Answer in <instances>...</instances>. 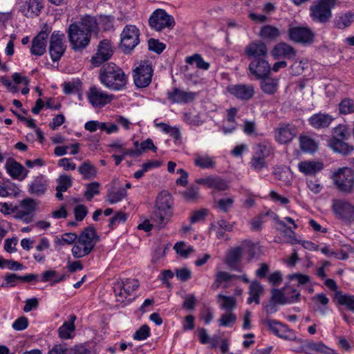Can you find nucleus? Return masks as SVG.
Returning <instances> with one entry per match:
<instances>
[{"label": "nucleus", "instance_id": "3", "mask_svg": "<svg viewBox=\"0 0 354 354\" xmlns=\"http://www.w3.org/2000/svg\"><path fill=\"white\" fill-rule=\"evenodd\" d=\"M173 199L167 191L160 192L156 197L151 220L159 229L164 228L173 215Z\"/></svg>", "mask_w": 354, "mask_h": 354}, {"label": "nucleus", "instance_id": "40", "mask_svg": "<svg viewBox=\"0 0 354 354\" xmlns=\"http://www.w3.org/2000/svg\"><path fill=\"white\" fill-rule=\"evenodd\" d=\"M216 228V236L217 239H221L225 236V232H231L233 230V224L229 223L225 219H220L217 221V225H212V228Z\"/></svg>", "mask_w": 354, "mask_h": 354}, {"label": "nucleus", "instance_id": "23", "mask_svg": "<svg viewBox=\"0 0 354 354\" xmlns=\"http://www.w3.org/2000/svg\"><path fill=\"white\" fill-rule=\"evenodd\" d=\"M5 168L12 178L19 180L25 179L29 173V171L21 164L12 158L6 160Z\"/></svg>", "mask_w": 354, "mask_h": 354}, {"label": "nucleus", "instance_id": "24", "mask_svg": "<svg viewBox=\"0 0 354 354\" xmlns=\"http://www.w3.org/2000/svg\"><path fill=\"white\" fill-rule=\"evenodd\" d=\"M297 133V129L289 124H280L275 130L276 140L281 144H286L290 142Z\"/></svg>", "mask_w": 354, "mask_h": 354}, {"label": "nucleus", "instance_id": "19", "mask_svg": "<svg viewBox=\"0 0 354 354\" xmlns=\"http://www.w3.org/2000/svg\"><path fill=\"white\" fill-rule=\"evenodd\" d=\"M51 28L45 26L43 29L33 38L30 53L33 55L41 56L46 50L47 39Z\"/></svg>", "mask_w": 354, "mask_h": 354}, {"label": "nucleus", "instance_id": "5", "mask_svg": "<svg viewBox=\"0 0 354 354\" xmlns=\"http://www.w3.org/2000/svg\"><path fill=\"white\" fill-rule=\"evenodd\" d=\"M337 188L344 193H351L354 189V170L349 167L339 168L333 174Z\"/></svg>", "mask_w": 354, "mask_h": 354}, {"label": "nucleus", "instance_id": "55", "mask_svg": "<svg viewBox=\"0 0 354 354\" xmlns=\"http://www.w3.org/2000/svg\"><path fill=\"white\" fill-rule=\"evenodd\" d=\"M77 239V235L73 232H68L62 235V238L56 236L55 243L59 245L64 244L71 245Z\"/></svg>", "mask_w": 354, "mask_h": 354}, {"label": "nucleus", "instance_id": "64", "mask_svg": "<svg viewBox=\"0 0 354 354\" xmlns=\"http://www.w3.org/2000/svg\"><path fill=\"white\" fill-rule=\"evenodd\" d=\"M150 336V328L147 325H142L133 335L136 340H144Z\"/></svg>", "mask_w": 354, "mask_h": 354}, {"label": "nucleus", "instance_id": "46", "mask_svg": "<svg viewBox=\"0 0 354 354\" xmlns=\"http://www.w3.org/2000/svg\"><path fill=\"white\" fill-rule=\"evenodd\" d=\"M78 171L83 176V178L90 179L96 176V169L89 161L84 162L79 167Z\"/></svg>", "mask_w": 354, "mask_h": 354}, {"label": "nucleus", "instance_id": "51", "mask_svg": "<svg viewBox=\"0 0 354 354\" xmlns=\"http://www.w3.org/2000/svg\"><path fill=\"white\" fill-rule=\"evenodd\" d=\"M199 189L197 186L192 185L182 192L183 198L189 202H194L199 198Z\"/></svg>", "mask_w": 354, "mask_h": 354}, {"label": "nucleus", "instance_id": "58", "mask_svg": "<svg viewBox=\"0 0 354 354\" xmlns=\"http://www.w3.org/2000/svg\"><path fill=\"white\" fill-rule=\"evenodd\" d=\"M184 121L190 125L194 126H200L203 122L199 114H193L192 113L184 114Z\"/></svg>", "mask_w": 354, "mask_h": 354}, {"label": "nucleus", "instance_id": "11", "mask_svg": "<svg viewBox=\"0 0 354 354\" xmlns=\"http://www.w3.org/2000/svg\"><path fill=\"white\" fill-rule=\"evenodd\" d=\"M140 31L136 26L127 25L122 33L120 45L125 53H129L139 44Z\"/></svg>", "mask_w": 354, "mask_h": 354}, {"label": "nucleus", "instance_id": "30", "mask_svg": "<svg viewBox=\"0 0 354 354\" xmlns=\"http://www.w3.org/2000/svg\"><path fill=\"white\" fill-rule=\"evenodd\" d=\"M298 168L305 175L314 176L323 169L324 164L320 161L305 160L299 163Z\"/></svg>", "mask_w": 354, "mask_h": 354}, {"label": "nucleus", "instance_id": "31", "mask_svg": "<svg viewBox=\"0 0 354 354\" xmlns=\"http://www.w3.org/2000/svg\"><path fill=\"white\" fill-rule=\"evenodd\" d=\"M295 55L296 51L294 48L285 42L277 44L272 50V55L276 59L279 57L290 59Z\"/></svg>", "mask_w": 354, "mask_h": 354}, {"label": "nucleus", "instance_id": "1", "mask_svg": "<svg viewBox=\"0 0 354 354\" xmlns=\"http://www.w3.org/2000/svg\"><path fill=\"white\" fill-rule=\"evenodd\" d=\"M97 30V20L90 15H84L80 21L71 24L67 35L71 48L76 52L84 50L90 44L92 32Z\"/></svg>", "mask_w": 354, "mask_h": 354}, {"label": "nucleus", "instance_id": "26", "mask_svg": "<svg viewBox=\"0 0 354 354\" xmlns=\"http://www.w3.org/2000/svg\"><path fill=\"white\" fill-rule=\"evenodd\" d=\"M48 187V180L44 175L39 174L33 177L28 185V193L36 196H41L46 192Z\"/></svg>", "mask_w": 354, "mask_h": 354}, {"label": "nucleus", "instance_id": "33", "mask_svg": "<svg viewBox=\"0 0 354 354\" xmlns=\"http://www.w3.org/2000/svg\"><path fill=\"white\" fill-rule=\"evenodd\" d=\"M43 6L40 0H29L24 6L22 12L26 17L32 18L38 16Z\"/></svg>", "mask_w": 354, "mask_h": 354}, {"label": "nucleus", "instance_id": "38", "mask_svg": "<svg viewBox=\"0 0 354 354\" xmlns=\"http://www.w3.org/2000/svg\"><path fill=\"white\" fill-rule=\"evenodd\" d=\"M353 21L354 13L349 11L338 15L334 20V25L339 29H344L350 26Z\"/></svg>", "mask_w": 354, "mask_h": 354}, {"label": "nucleus", "instance_id": "43", "mask_svg": "<svg viewBox=\"0 0 354 354\" xmlns=\"http://www.w3.org/2000/svg\"><path fill=\"white\" fill-rule=\"evenodd\" d=\"M274 218L279 225L284 228L283 233L285 236L288 238L289 243H290L291 244H295L299 243V240L296 239L295 232L294 231L295 229H293V227H288L283 221L279 219L278 216L277 214H274Z\"/></svg>", "mask_w": 354, "mask_h": 354}, {"label": "nucleus", "instance_id": "36", "mask_svg": "<svg viewBox=\"0 0 354 354\" xmlns=\"http://www.w3.org/2000/svg\"><path fill=\"white\" fill-rule=\"evenodd\" d=\"M263 291V288L261 283L257 280H254L251 282L249 287V294L250 295L248 299V304H250L252 302H255L259 304L260 302L259 297Z\"/></svg>", "mask_w": 354, "mask_h": 354}, {"label": "nucleus", "instance_id": "16", "mask_svg": "<svg viewBox=\"0 0 354 354\" xmlns=\"http://www.w3.org/2000/svg\"><path fill=\"white\" fill-rule=\"evenodd\" d=\"M86 97L94 108H102L110 103L113 99V94H108L95 86L90 87L86 93Z\"/></svg>", "mask_w": 354, "mask_h": 354}, {"label": "nucleus", "instance_id": "17", "mask_svg": "<svg viewBox=\"0 0 354 354\" xmlns=\"http://www.w3.org/2000/svg\"><path fill=\"white\" fill-rule=\"evenodd\" d=\"M297 343L300 344L299 347L294 351L296 352H303L305 354H312L313 352L322 354H333L334 351L326 346L322 342H313L308 340H302L298 339Z\"/></svg>", "mask_w": 354, "mask_h": 354}, {"label": "nucleus", "instance_id": "32", "mask_svg": "<svg viewBox=\"0 0 354 354\" xmlns=\"http://www.w3.org/2000/svg\"><path fill=\"white\" fill-rule=\"evenodd\" d=\"M346 140H328V145L334 152L347 156L354 150V147L347 143Z\"/></svg>", "mask_w": 354, "mask_h": 354}, {"label": "nucleus", "instance_id": "63", "mask_svg": "<svg viewBox=\"0 0 354 354\" xmlns=\"http://www.w3.org/2000/svg\"><path fill=\"white\" fill-rule=\"evenodd\" d=\"M207 215V209H201L194 211L190 216L189 221L192 224H194L201 221H203Z\"/></svg>", "mask_w": 354, "mask_h": 354}, {"label": "nucleus", "instance_id": "45", "mask_svg": "<svg viewBox=\"0 0 354 354\" xmlns=\"http://www.w3.org/2000/svg\"><path fill=\"white\" fill-rule=\"evenodd\" d=\"M336 299L339 305L346 306L348 310L354 313V295H342L339 292L336 294Z\"/></svg>", "mask_w": 354, "mask_h": 354}, {"label": "nucleus", "instance_id": "4", "mask_svg": "<svg viewBox=\"0 0 354 354\" xmlns=\"http://www.w3.org/2000/svg\"><path fill=\"white\" fill-rule=\"evenodd\" d=\"M336 3L337 0H317L309 9L312 20L319 24L328 22Z\"/></svg>", "mask_w": 354, "mask_h": 354}, {"label": "nucleus", "instance_id": "35", "mask_svg": "<svg viewBox=\"0 0 354 354\" xmlns=\"http://www.w3.org/2000/svg\"><path fill=\"white\" fill-rule=\"evenodd\" d=\"M261 80V82L260 87L264 93L273 95L277 91L279 87V79L268 77L266 76Z\"/></svg>", "mask_w": 354, "mask_h": 354}, {"label": "nucleus", "instance_id": "6", "mask_svg": "<svg viewBox=\"0 0 354 354\" xmlns=\"http://www.w3.org/2000/svg\"><path fill=\"white\" fill-rule=\"evenodd\" d=\"M300 296L299 290L291 286H286L281 289L272 290L271 301L280 305L293 304L300 301Z\"/></svg>", "mask_w": 354, "mask_h": 354}, {"label": "nucleus", "instance_id": "2", "mask_svg": "<svg viewBox=\"0 0 354 354\" xmlns=\"http://www.w3.org/2000/svg\"><path fill=\"white\" fill-rule=\"evenodd\" d=\"M127 79L124 71L112 62L104 65L99 72L101 84L112 91L123 89L127 83Z\"/></svg>", "mask_w": 354, "mask_h": 354}, {"label": "nucleus", "instance_id": "8", "mask_svg": "<svg viewBox=\"0 0 354 354\" xmlns=\"http://www.w3.org/2000/svg\"><path fill=\"white\" fill-rule=\"evenodd\" d=\"M149 24L153 30L161 31L165 28H173L175 26V20L165 10L157 9L150 16Z\"/></svg>", "mask_w": 354, "mask_h": 354}, {"label": "nucleus", "instance_id": "60", "mask_svg": "<svg viewBox=\"0 0 354 354\" xmlns=\"http://www.w3.org/2000/svg\"><path fill=\"white\" fill-rule=\"evenodd\" d=\"M236 319V317L232 313L223 314L218 319V324L221 326H230Z\"/></svg>", "mask_w": 354, "mask_h": 354}, {"label": "nucleus", "instance_id": "29", "mask_svg": "<svg viewBox=\"0 0 354 354\" xmlns=\"http://www.w3.org/2000/svg\"><path fill=\"white\" fill-rule=\"evenodd\" d=\"M76 316L74 314L70 315L68 320L65 322L58 329L59 337L63 339H68L75 335V322Z\"/></svg>", "mask_w": 354, "mask_h": 354}, {"label": "nucleus", "instance_id": "15", "mask_svg": "<svg viewBox=\"0 0 354 354\" xmlns=\"http://www.w3.org/2000/svg\"><path fill=\"white\" fill-rule=\"evenodd\" d=\"M36 207L37 204L34 199L25 198L21 201L19 206H17L16 214L14 217L26 223H30L33 221Z\"/></svg>", "mask_w": 354, "mask_h": 354}, {"label": "nucleus", "instance_id": "56", "mask_svg": "<svg viewBox=\"0 0 354 354\" xmlns=\"http://www.w3.org/2000/svg\"><path fill=\"white\" fill-rule=\"evenodd\" d=\"M339 110L342 114H349L354 112V102L353 100L346 98L341 101L339 104Z\"/></svg>", "mask_w": 354, "mask_h": 354}, {"label": "nucleus", "instance_id": "42", "mask_svg": "<svg viewBox=\"0 0 354 354\" xmlns=\"http://www.w3.org/2000/svg\"><path fill=\"white\" fill-rule=\"evenodd\" d=\"M237 112V109L235 107H232L227 110V121L230 123V125L229 127H223V131L224 133L227 134L232 133L236 129L235 118Z\"/></svg>", "mask_w": 354, "mask_h": 354}, {"label": "nucleus", "instance_id": "27", "mask_svg": "<svg viewBox=\"0 0 354 354\" xmlns=\"http://www.w3.org/2000/svg\"><path fill=\"white\" fill-rule=\"evenodd\" d=\"M195 97V93L186 92L177 88L167 93V97L172 103H188L193 101Z\"/></svg>", "mask_w": 354, "mask_h": 354}, {"label": "nucleus", "instance_id": "50", "mask_svg": "<svg viewBox=\"0 0 354 354\" xmlns=\"http://www.w3.org/2000/svg\"><path fill=\"white\" fill-rule=\"evenodd\" d=\"M174 249L176 252L178 254L183 258H187L189 254L194 252V248L192 246L187 245L185 242L180 241L177 242L174 246Z\"/></svg>", "mask_w": 354, "mask_h": 354}, {"label": "nucleus", "instance_id": "57", "mask_svg": "<svg viewBox=\"0 0 354 354\" xmlns=\"http://www.w3.org/2000/svg\"><path fill=\"white\" fill-rule=\"evenodd\" d=\"M99 187V183L96 182L87 184L84 196L88 201H91L95 195L100 193Z\"/></svg>", "mask_w": 354, "mask_h": 354}, {"label": "nucleus", "instance_id": "9", "mask_svg": "<svg viewBox=\"0 0 354 354\" xmlns=\"http://www.w3.org/2000/svg\"><path fill=\"white\" fill-rule=\"evenodd\" d=\"M153 70L149 60L142 61L133 70V77L135 85L138 88H145L151 82Z\"/></svg>", "mask_w": 354, "mask_h": 354}, {"label": "nucleus", "instance_id": "54", "mask_svg": "<svg viewBox=\"0 0 354 354\" xmlns=\"http://www.w3.org/2000/svg\"><path fill=\"white\" fill-rule=\"evenodd\" d=\"M58 185L56 187V191H65L72 186V179L69 176L61 175L57 179Z\"/></svg>", "mask_w": 354, "mask_h": 354}, {"label": "nucleus", "instance_id": "18", "mask_svg": "<svg viewBox=\"0 0 354 354\" xmlns=\"http://www.w3.org/2000/svg\"><path fill=\"white\" fill-rule=\"evenodd\" d=\"M113 50L111 43L107 39L101 41L98 45L97 53L91 57V62L93 67H98L112 56Z\"/></svg>", "mask_w": 354, "mask_h": 354}, {"label": "nucleus", "instance_id": "59", "mask_svg": "<svg viewBox=\"0 0 354 354\" xmlns=\"http://www.w3.org/2000/svg\"><path fill=\"white\" fill-rule=\"evenodd\" d=\"M127 218V214L122 212H119L109 220V226L111 229L115 228L120 223H124Z\"/></svg>", "mask_w": 354, "mask_h": 354}, {"label": "nucleus", "instance_id": "28", "mask_svg": "<svg viewBox=\"0 0 354 354\" xmlns=\"http://www.w3.org/2000/svg\"><path fill=\"white\" fill-rule=\"evenodd\" d=\"M334 118L325 113L313 114L309 119V124L315 129H325L329 127L333 121Z\"/></svg>", "mask_w": 354, "mask_h": 354}, {"label": "nucleus", "instance_id": "41", "mask_svg": "<svg viewBox=\"0 0 354 354\" xmlns=\"http://www.w3.org/2000/svg\"><path fill=\"white\" fill-rule=\"evenodd\" d=\"M50 247V243L48 238L42 237L39 239L38 245L36 246V250L39 252L38 254L33 255L34 259L39 263H43L45 261V255L41 253L43 250H48Z\"/></svg>", "mask_w": 354, "mask_h": 354}, {"label": "nucleus", "instance_id": "39", "mask_svg": "<svg viewBox=\"0 0 354 354\" xmlns=\"http://www.w3.org/2000/svg\"><path fill=\"white\" fill-rule=\"evenodd\" d=\"M127 196V192L125 188H120L117 190L109 189L106 195L105 201L111 205L115 204L125 198Z\"/></svg>", "mask_w": 354, "mask_h": 354}, {"label": "nucleus", "instance_id": "13", "mask_svg": "<svg viewBox=\"0 0 354 354\" xmlns=\"http://www.w3.org/2000/svg\"><path fill=\"white\" fill-rule=\"evenodd\" d=\"M264 324L268 330L274 335L285 340L297 342L295 333L290 329L287 325L274 319H266Z\"/></svg>", "mask_w": 354, "mask_h": 354}, {"label": "nucleus", "instance_id": "53", "mask_svg": "<svg viewBox=\"0 0 354 354\" xmlns=\"http://www.w3.org/2000/svg\"><path fill=\"white\" fill-rule=\"evenodd\" d=\"M218 299L222 300L221 307L226 310H232L236 307V299L234 297H228L221 294L218 295Z\"/></svg>", "mask_w": 354, "mask_h": 354}, {"label": "nucleus", "instance_id": "25", "mask_svg": "<svg viewBox=\"0 0 354 354\" xmlns=\"http://www.w3.org/2000/svg\"><path fill=\"white\" fill-rule=\"evenodd\" d=\"M245 53L249 59L266 57L268 54V48L265 43L255 41L245 46Z\"/></svg>", "mask_w": 354, "mask_h": 354}, {"label": "nucleus", "instance_id": "34", "mask_svg": "<svg viewBox=\"0 0 354 354\" xmlns=\"http://www.w3.org/2000/svg\"><path fill=\"white\" fill-rule=\"evenodd\" d=\"M281 35L280 30L272 25L263 26L259 31V36L263 39L270 41H276Z\"/></svg>", "mask_w": 354, "mask_h": 354}, {"label": "nucleus", "instance_id": "20", "mask_svg": "<svg viewBox=\"0 0 354 354\" xmlns=\"http://www.w3.org/2000/svg\"><path fill=\"white\" fill-rule=\"evenodd\" d=\"M288 36L290 40L297 43L310 44L313 41L315 35L306 26H293L288 30Z\"/></svg>", "mask_w": 354, "mask_h": 354}, {"label": "nucleus", "instance_id": "47", "mask_svg": "<svg viewBox=\"0 0 354 354\" xmlns=\"http://www.w3.org/2000/svg\"><path fill=\"white\" fill-rule=\"evenodd\" d=\"M300 148L303 151L315 152L317 149V145L314 140L308 136H301L299 138Z\"/></svg>", "mask_w": 354, "mask_h": 354}, {"label": "nucleus", "instance_id": "7", "mask_svg": "<svg viewBox=\"0 0 354 354\" xmlns=\"http://www.w3.org/2000/svg\"><path fill=\"white\" fill-rule=\"evenodd\" d=\"M138 287L139 281L136 279L125 278L118 281L113 287L117 300L121 302L125 300L131 301V299H128V297L131 296Z\"/></svg>", "mask_w": 354, "mask_h": 354}, {"label": "nucleus", "instance_id": "37", "mask_svg": "<svg viewBox=\"0 0 354 354\" xmlns=\"http://www.w3.org/2000/svg\"><path fill=\"white\" fill-rule=\"evenodd\" d=\"M194 165L195 166L205 169H213L215 167L216 162L213 157L207 154H194Z\"/></svg>", "mask_w": 354, "mask_h": 354}, {"label": "nucleus", "instance_id": "10", "mask_svg": "<svg viewBox=\"0 0 354 354\" xmlns=\"http://www.w3.org/2000/svg\"><path fill=\"white\" fill-rule=\"evenodd\" d=\"M65 35L59 30L53 32L49 40V53L53 62L59 61L64 54L66 45Z\"/></svg>", "mask_w": 354, "mask_h": 354}, {"label": "nucleus", "instance_id": "21", "mask_svg": "<svg viewBox=\"0 0 354 354\" xmlns=\"http://www.w3.org/2000/svg\"><path fill=\"white\" fill-rule=\"evenodd\" d=\"M250 73L257 80L266 77L270 72V66L266 57H259L252 59L248 66Z\"/></svg>", "mask_w": 354, "mask_h": 354}, {"label": "nucleus", "instance_id": "49", "mask_svg": "<svg viewBox=\"0 0 354 354\" xmlns=\"http://www.w3.org/2000/svg\"><path fill=\"white\" fill-rule=\"evenodd\" d=\"M87 235V238L84 239L85 241L88 244L92 245V248H94L95 244L97 243L99 238L96 234V232L93 227L89 226L84 229L80 235Z\"/></svg>", "mask_w": 354, "mask_h": 354}, {"label": "nucleus", "instance_id": "62", "mask_svg": "<svg viewBox=\"0 0 354 354\" xmlns=\"http://www.w3.org/2000/svg\"><path fill=\"white\" fill-rule=\"evenodd\" d=\"M250 165L252 169H253L255 171L259 172L263 168L267 167V164L266 160L261 158H256L252 157L251 160L250 162Z\"/></svg>", "mask_w": 354, "mask_h": 354}, {"label": "nucleus", "instance_id": "61", "mask_svg": "<svg viewBox=\"0 0 354 354\" xmlns=\"http://www.w3.org/2000/svg\"><path fill=\"white\" fill-rule=\"evenodd\" d=\"M210 188H214L218 191H225L228 189V184L225 180L219 177L212 176Z\"/></svg>", "mask_w": 354, "mask_h": 354}, {"label": "nucleus", "instance_id": "14", "mask_svg": "<svg viewBox=\"0 0 354 354\" xmlns=\"http://www.w3.org/2000/svg\"><path fill=\"white\" fill-rule=\"evenodd\" d=\"M226 91L234 97L243 102L250 100L255 94L254 86L252 84H230L226 87Z\"/></svg>", "mask_w": 354, "mask_h": 354}, {"label": "nucleus", "instance_id": "52", "mask_svg": "<svg viewBox=\"0 0 354 354\" xmlns=\"http://www.w3.org/2000/svg\"><path fill=\"white\" fill-rule=\"evenodd\" d=\"M93 250L90 247H86L75 242L72 248L73 256L76 259H80L88 255Z\"/></svg>", "mask_w": 354, "mask_h": 354}, {"label": "nucleus", "instance_id": "12", "mask_svg": "<svg viewBox=\"0 0 354 354\" xmlns=\"http://www.w3.org/2000/svg\"><path fill=\"white\" fill-rule=\"evenodd\" d=\"M332 209L337 218L348 223L354 222V205L340 199L333 201Z\"/></svg>", "mask_w": 354, "mask_h": 354}, {"label": "nucleus", "instance_id": "22", "mask_svg": "<svg viewBox=\"0 0 354 354\" xmlns=\"http://www.w3.org/2000/svg\"><path fill=\"white\" fill-rule=\"evenodd\" d=\"M243 253V250L241 247L233 248L228 250L225 263L230 270L240 272L243 271V266L240 264Z\"/></svg>", "mask_w": 354, "mask_h": 354}, {"label": "nucleus", "instance_id": "48", "mask_svg": "<svg viewBox=\"0 0 354 354\" xmlns=\"http://www.w3.org/2000/svg\"><path fill=\"white\" fill-rule=\"evenodd\" d=\"M350 134L347 127L344 124H339L332 130V136L329 140H348Z\"/></svg>", "mask_w": 354, "mask_h": 354}, {"label": "nucleus", "instance_id": "44", "mask_svg": "<svg viewBox=\"0 0 354 354\" xmlns=\"http://www.w3.org/2000/svg\"><path fill=\"white\" fill-rule=\"evenodd\" d=\"M185 62L189 64H196L199 69L207 71L209 68V64L205 62L200 54L195 53L192 56L186 57Z\"/></svg>", "mask_w": 354, "mask_h": 354}]
</instances>
